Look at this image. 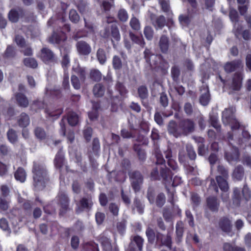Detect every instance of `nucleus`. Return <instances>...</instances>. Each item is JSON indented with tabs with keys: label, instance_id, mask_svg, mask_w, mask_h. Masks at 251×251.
I'll use <instances>...</instances> for the list:
<instances>
[{
	"label": "nucleus",
	"instance_id": "f257e3e1",
	"mask_svg": "<svg viewBox=\"0 0 251 251\" xmlns=\"http://www.w3.org/2000/svg\"><path fill=\"white\" fill-rule=\"evenodd\" d=\"M144 58L152 69L161 76L168 74L169 64L161 54H155L151 50L146 48L144 51Z\"/></svg>",
	"mask_w": 251,
	"mask_h": 251
},
{
	"label": "nucleus",
	"instance_id": "f03ea898",
	"mask_svg": "<svg viewBox=\"0 0 251 251\" xmlns=\"http://www.w3.org/2000/svg\"><path fill=\"white\" fill-rule=\"evenodd\" d=\"M33 174V185L38 190H42L46 187V184L49 180L48 172L44 163L33 162L32 169Z\"/></svg>",
	"mask_w": 251,
	"mask_h": 251
},
{
	"label": "nucleus",
	"instance_id": "7ed1b4c3",
	"mask_svg": "<svg viewBox=\"0 0 251 251\" xmlns=\"http://www.w3.org/2000/svg\"><path fill=\"white\" fill-rule=\"evenodd\" d=\"M161 175L162 177L163 183L165 184L167 192L168 201L172 206H174L175 203V194L176 191L174 188H173L172 190L169 188L172 182V172L169 168L164 169L161 171Z\"/></svg>",
	"mask_w": 251,
	"mask_h": 251
},
{
	"label": "nucleus",
	"instance_id": "20e7f679",
	"mask_svg": "<svg viewBox=\"0 0 251 251\" xmlns=\"http://www.w3.org/2000/svg\"><path fill=\"white\" fill-rule=\"evenodd\" d=\"M216 182L214 179H211L209 188L212 189L216 193L219 192V188L223 192L226 193L229 190V185L227 179L221 176H217L215 177Z\"/></svg>",
	"mask_w": 251,
	"mask_h": 251
},
{
	"label": "nucleus",
	"instance_id": "39448f33",
	"mask_svg": "<svg viewBox=\"0 0 251 251\" xmlns=\"http://www.w3.org/2000/svg\"><path fill=\"white\" fill-rule=\"evenodd\" d=\"M71 30V26L69 24H64L60 30L53 31L51 36L50 38V42L60 44L67 39V35L65 32H69Z\"/></svg>",
	"mask_w": 251,
	"mask_h": 251
},
{
	"label": "nucleus",
	"instance_id": "423d86ee",
	"mask_svg": "<svg viewBox=\"0 0 251 251\" xmlns=\"http://www.w3.org/2000/svg\"><path fill=\"white\" fill-rule=\"evenodd\" d=\"M56 203L59 208V215H64L69 210L70 200L67 195L60 191L56 197Z\"/></svg>",
	"mask_w": 251,
	"mask_h": 251
},
{
	"label": "nucleus",
	"instance_id": "0eeeda50",
	"mask_svg": "<svg viewBox=\"0 0 251 251\" xmlns=\"http://www.w3.org/2000/svg\"><path fill=\"white\" fill-rule=\"evenodd\" d=\"M132 188L135 192H139L143 183L144 177L141 173L137 170L128 172Z\"/></svg>",
	"mask_w": 251,
	"mask_h": 251
},
{
	"label": "nucleus",
	"instance_id": "6e6552de",
	"mask_svg": "<svg viewBox=\"0 0 251 251\" xmlns=\"http://www.w3.org/2000/svg\"><path fill=\"white\" fill-rule=\"evenodd\" d=\"M155 247L160 249L163 246L167 247L169 250L172 249V239L170 233H168L166 236L163 234L157 232L155 240Z\"/></svg>",
	"mask_w": 251,
	"mask_h": 251
},
{
	"label": "nucleus",
	"instance_id": "1a4fd4ad",
	"mask_svg": "<svg viewBox=\"0 0 251 251\" xmlns=\"http://www.w3.org/2000/svg\"><path fill=\"white\" fill-rule=\"evenodd\" d=\"M40 58L45 64H55L58 62L57 57L54 53L48 48H43L40 51Z\"/></svg>",
	"mask_w": 251,
	"mask_h": 251
},
{
	"label": "nucleus",
	"instance_id": "9d476101",
	"mask_svg": "<svg viewBox=\"0 0 251 251\" xmlns=\"http://www.w3.org/2000/svg\"><path fill=\"white\" fill-rule=\"evenodd\" d=\"M110 36L112 37L111 40L112 43H114V41L118 42L121 39L119 30L118 25L116 24H112L111 25L110 30L108 27L104 29L103 37L107 39Z\"/></svg>",
	"mask_w": 251,
	"mask_h": 251
},
{
	"label": "nucleus",
	"instance_id": "9b49d317",
	"mask_svg": "<svg viewBox=\"0 0 251 251\" xmlns=\"http://www.w3.org/2000/svg\"><path fill=\"white\" fill-rule=\"evenodd\" d=\"M179 123L182 135H187L194 131L195 123L192 120L184 119L180 120Z\"/></svg>",
	"mask_w": 251,
	"mask_h": 251
},
{
	"label": "nucleus",
	"instance_id": "f8f14e48",
	"mask_svg": "<svg viewBox=\"0 0 251 251\" xmlns=\"http://www.w3.org/2000/svg\"><path fill=\"white\" fill-rule=\"evenodd\" d=\"M25 15V11L21 7L12 8L8 13V19L13 23H17L20 18H24Z\"/></svg>",
	"mask_w": 251,
	"mask_h": 251
},
{
	"label": "nucleus",
	"instance_id": "ddd939ff",
	"mask_svg": "<svg viewBox=\"0 0 251 251\" xmlns=\"http://www.w3.org/2000/svg\"><path fill=\"white\" fill-rule=\"evenodd\" d=\"M243 75L239 72H235L232 77L229 88L233 91H240L242 86Z\"/></svg>",
	"mask_w": 251,
	"mask_h": 251
},
{
	"label": "nucleus",
	"instance_id": "4468645a",
	"mask_svg": "<svg viewBox=\"0 0 251 251\" xmlns=\"http://www.w3.org/2000/svg\"><path fill=\"white\" fill-rule=\"evenodd\" d=\"M167 131L169 135H172L175 138H178L182 135L179 123L177 124L176 122L174 120L169 121L167 125Z\"/></svg>",
	"mask_w": 251,
	"mask_h": 251
},
{
	"label": "nucleus",
	"instance_id": "2eb2a0df",
	"mask_svg": "<svg viewBox=\"0 0 251 251\" xmlns=\"http://www.w3.org/2000/svg\"><path fill=\"white\" fill-rule=\"evenodd\" d=\"M240 153L239 149L235 146H232L230 151L225 152V158L229 163L238 162L239 161Z\"/></svg>",
	"mask_w": 251,
	"mask_h": 251
},
{
	"label": "nucleus",
	"instance_id": "dca6fc26",
	"mask_svg": "<svg viewBox=\"0 0 251 251\" xmlns=\"http://www.w3.org/2000/svg\"><path fill=\"white\" fill-rule=\"evenodd\" d=\"M200 91L201 93L199 98L200 103L203 106L208 104L210 100V95L208 86L206 84H203L200 88Z\"/></svg>",
	"mask_w": 251,
	"mask_h": 251
},
{
	"label": "nucleus",
	"instance_id": "f3484780",
	"mask_svg": "<svg viewBox=\"0 0 251 251\" xmlns=\"http://www.w3.org/2000/svg\"><path fill=\"white\" fill-rule=\"evenodd\" d=\"M242 67V61L240 59H235L227 62L224 66L225 71L227 73L233 72Z\"/></svg>",
	"mask_w": 251,
	"mask_h": 251
},
{
	"label": "nucleus",
	"instance_id": "a211bd4d",
	"mask_svg": "<svg viewBox=\"0 0 251 251\" xmlns=\"http://www.w3.org/2000/svg\"><path fill=\"white\" fill-rule=\"evenodd\" d=\"M93 204V203L91 198L83 197L76 204L77 206L76 211L82 212L85 210H90Z\"/></svg>",
	"mask_w": 251,
	"mask_h": 251
},
{
	"label": "nucleus",
	"instance_id": "6ab92c4d",
	"mask_svg": "<svg viewBox=\"0 0 251 251\" xmlns=\"http://www.w3.org/2000/svg\"><path fill=\"white\" fill-rule=\"evenodd\" d=\"M98 241L100 244L103 251H112V246L109 238L105 233L100 234L98 237Z\"/></svg>",
	"mask_w": 251,
	"mask_h": 251
},
{
	"label": "nucleus",
	"instance_id": "aec40b11",
	"mask_svg": "<svg viewBox=\"0 0 251 251\" xmlns=\"http://www.w3.org/2000/svg\"><path fill=\"white\" fill-rule=\"evenodd\" d=\"M130 240V242L128 245L129 249L135 248L134 245H136L138 251H142L144 239L141 236L138 235L131 236Z\"/></svg>",
	"mask_w": 251,
	"mask_h": 251
},
{
	"label": "nucleus",
	"instance_id": "412c9836",
	"mask_svg": "<svg viewBox=\"0 0 251 251\" xmlns=\"http://www.w3.org/2000/svg\"><path fill=\"white\" fill-rule=\"evenodd\" d=\"M207 208L213 212H218L220 206V202L218 199L215 196H209L206 200Z\"/></svg>",
	"mask_w": 251,
	"mask_h": 251
},
{
	"label": "nucleus",
	"instance_id": "4be33fe9",
	"mask_svg": "<svg viewBox=\"0 0 251 251\" xmlns=\"http://www.w3.org/2000/svg\"><path fill=\"white\" fill-rule=\"evenodd\" d=\"M245 176V170L243 166L238 165L235 167L231 174L233 181H241Z\"/></svg>",
	"mask_w": 251,
	"mask_h": 251
},
{
	"label": "nucleus",
	"instance_id": "5701e85b",
	"mask_svg": "<svg viewBox=\"0 0 251 251\" xmlns=\"http://www.w3.org/2000/svg\"><path fill=\"white\" fill-rule=\"evenodd\" d=\"M63 112V108H46L44 110V112L46 114V118H53L54 119H56L62 114Z\"/></svg>",
	"mask_w": 251,
	"mask_h": 251
},
{
	"label": "nucleus",
	"instance_id": "b1692460",
	"mask_svg": "<svg viewBox=\"0 0 251 251\" xmlns=\"http://www.w3.org/2000/svg\"><path fill=\"white\" fill-rule=\"evenodd\" d=\"M219 225L220 228L225 232L229 233L231 231L232 225L231 220L227 217H223L220 219Z\"/></svg>",
	"mask_w": 251,
	"mask_h": 251
},
{
	"label": "nucleus",
	"instance_id": "393cba45",
	"mask_svg": "<svg viewBox=\"0 0 251 251\" xmlns=\"http://www.w3.org/2000/svg\"><path fill=\"white\" fill-rule=\"evenodd\" d=\"M15 99L17 105L23 108H26L29 105V100L27 97L21 92H17L15 94Z\"/></svg>",
	"mask_w": 251,
	"mask_h": 251
},
{
	"label": "nucleus",
	"instance_id": "a878e982",
	"mask_svg": "<svg viewBox=\"0 0 251 251\" xmlns=\"http://www.w3.org/2000/svg\"><path fill=\"white\" fill-rule=\"evenodd\" d=\"M169 38L165 35H162L158 43V46L161 52L167 54L169 50Z\"/></svg>",
	"mask_w": 251,
	"mask_h": 251
},
{
	"label": "nucleus",
	"instance_id": "bb28decb",
	"mask_svg": "<svg viewBox=\"0 0 251 251\" xmlns=\"http://www.w3.org/2000/svg\"><path fill=\"white\" fill-rule=\"evenodd\" d=\"M76 47L78 52L82 55H88L91 51V48L90 46L86 42L83 41L77 42Z\"/></svg>",
	"mask_w": 251,
	"mask_h": 251
},
{
	"label": "nucleus",
	"instance_id": "cd10ccee",
	"mask_svg": "<svg viewBox=\"0 0 251 251\" xmlns=\"http://www.w3.org/2000/svg\"><path fill=\"white\" fill-rule=\"evenodd\" d=\"M65 161L64 154L62 150L60 149L54 159V165L55 167L61 171L63 167Z\"/></svg>",
	"mask_w": 251,
	"mask_h": 251
},
{
	"label": "nucleus",
	"instance_id": "c85d7f7f",
	"mask_svg": "<svg viewBox=\"0 0 251 251\" xmlns=\"http://www.w3.org/2000/svg\"><path fill=\"white\" fill-rule=\"evenodd\" d=\"M184 231V224L182 221L177 222L176 225V240L177 243L182 241Z\"/></svg>",
	"mask_w": 251,
	"mask_h": 251
},
{
	"label": "nucleus",
	"instance_id": "c756f323",
	"mask_svg": "<svg viewBox=\"0 0 251 251\" xmlns=\"http://www.w3.org/2000/svg\"><path fill=\"white\" fill-rule=\"evenodd\" d=\"M152 25L156 29L163 28L166 25V19L163 15H160L155 18L151 17Z\"/></svg>",
	"mask_w": 251,
	"mask_h": 251
},
{
	"label": "nucleus",
	"instance_id": "7c9ffc66",
	"mask_svg": "<svg viewBox=\"0 0 251 251\" xmlns=\"http://www.w3.org/2000/svg\"><path fill=\"white\" fill-rule=\"evenodd\" d=\"M133 149L136 152L139 160L141 162H144L146 159L147 155L146 151L145 150L142 149V146L140 144H135L133 145Z\"/></svg>",
	"mask_w": 251,
	"mask_h": 251
},
{
	"label": "nucleus",
	"instance_id": "2f4dec72",
	"mask_svg": "<svg viewBox=\"0 0 251 251\" xmlns=\"http://www.w3.org/2000/svg\"><path fill=\"white\" fill-rule=\"evenodd\" d=\"M241 200L240 189L238 187L234 188L232 196L233 205L235 207H239L241 204Z\"/></svg>",
	"mask_w": 251,
	"mask_h": 251
},
{
	"label": "nucleus",
	"instance_id": "473e14b6",
	"mask_svg": "<svg viewBox=\"0 0 251 251\" xmlns=\"http://www.w3.org/2000/svg\"><path fill=\"white\" fill-rule=\"evenodd\" d=\"M14 177L16 180L23 183L25 181L26 173L25 170L22 167H18L14 173Z\"/></svg>",
	"mask_w": 251,
	"mask_h": 251
},
{
	"label": "nucleus",
	"instance_id": "72a5a7b5",
	"mask_svg": "<svg viewBox=\"0 0 251 251\" xmlns=\"http://www.w3.org/2000/svg\"><path fill=\"white\" fill-rule=\"evenodd\" d=\"M105 90L104 85L101 83H98L94 86L93 92L96 97L100 98L104 95Z\"/></svg>",
	"mask_w": 251,
	"mask_h": 251
},
{
	"label": "nucleus",
	"instance_id": "f704fd0d",
	"mask_svg": "<svg viewBox=\"0 0 251 251\" xmlns=\"http://www.w3.org/2000/svg\"><path fill=\"white\" fill-rule=\"evenodd\" d=\"M17 122L19 126L25 127L29 124V117L27 114L22 112L19 116Z\"/></svg>",
	"mask_w": 251,
	"mask_h": 251
},
{
	"label": "nucleus",
	"instance_id": "c9c22d12",
	"mask_svg": "<svg viewBox=\"0 0 251 251\" xmlns=\"http://www.w3.org/2000/svg\"><path fill=\"white\" fill-rule=\"evenodd\" d=\"M67 121L70 126H75L78 123V116L74 111H69L67 113Z\"/></svg>",
	"mask_w": 251,
	"mask_h": 251
},
{
	"label": "nucleus",
	"instance_id": "e433bc0d",
	"mask_svg": "<svg viewBox=\"0 0 251 251\" xmlns=\"http://www.w3.org/2000/svg\"><path fill=\"white\" fill-rule=\"evenodd\" d=\"M129 36L130 39L134 43L139 45L140 47L142 48H143L145 46L146 43L142 35H141L140 36H137L135 35L134 33H133L132 32H129Z\"/></svg>",
	"mask_w": 251,
	"mask_h": 251
},
{
	"label": "nucleus",
	"instance_id": "4c0bfd02",
	"mask_svg": "<svg viewBox=\"0 0 251 251\" xmlns=\"http://www.w3.org/2000/svg\"><path fill=\"white\" fill-rule=\"evenodd\" d=\"M15 48L12 45H8L2 56L4 59L13 58L16 56Z\"/></svg>",
	"mask_w": 251,
	"mask_h": 251
},
{
	"label": "nucleus",
	"instance_id": "58836bf2",
	"mask_svg": "<svg viewBox=\"0 0 251 251\" xmlns=\"http://www.w3.org/2000/svg\"><path fill=\"white\" fill-rule=\"evenodd\" d=\"M234 118L232 110L230 108H226L222 113V121L224 124H227Z\"/></svg>",
	"mask_w": 251,
	"mask_h": 251
},
{
	"label": "nucleus",
	"instance_id": "ea45409f",
	"mask_svg": "<svg viewBox=\"0 0 251 251\" xmlns=\"http://www.w3.org/2000/svg\"><path fill=\"white\" fill-rule=\"evenodd\" d=\"M97 59L101 65H104L107 60V53L106 51L102 48H99L97 51Z\"/></svg>",
	"mask_w": 251,
	"mask_h": 251
},
{
	"label": "nucleus",
	"instance_id": "a19ab883",
	"mask_svg": "<svg viewBox=\"0 0 251 251\" xmlns=\"http://www.w3.org/2000/svg\"><path fill=\"white\" fill-rule=\"evenodd\" d=\"M138 96L140 100H147L149 97V92L147 86L145 85L140 86L137 89Z\"/></svg>",
	"mask_w": 251,
	"mask_h": 251
},
{
	"label": "nucleus",
	"instance_id": "79ce46f5",
	"mask_svg": "<svg viewBox=\"0 0 251 251\" xmlns=\"http://www.w3.org/2000/svg\"><path fill=\"white\" fill-rule=\"evenodd\" d=\"M153 153L156 159L157 164L163 165L165 163V160L158 146H156L154 149Z\"/></svg>",
	"mask_w": 251,
	"mask_h": 251
},
{
	"label": "nucleus",
	"instance_id": "37998d69",
	"mask_svg": "<svg viewBox=\"0 0 251 251\" xmlns=\"http://www.w3.org/2000/svg\"><path fill=\"white\" fill-rule=\"evenodd\" d=\"M7 139L12 144L18 141V135L16 131L13 128H9L6 133Z\"/></svg>",
	"mask_w": 251,
	"mask_h": 251
},
{
	"label": "nucleus",
	"instance_id": "c03bdc74",
	"mask_svg": "<svg viewBox=\"0 0 251 251\" xmlns=\"http://www.w3.org/2000/svg\"><path fill=\"white\" fill-rule=\"evenodd\" d=\"M146 235L148 243L150 244H153L155 243L156 235L154 230L151 227H148L146 230Z\"/></svg>",
	"mask_w": 251,
	"mask_h": 251
},
{
	"label": "nucleus",
	"instance_id": "a18cd8bd",
	"mask_svg": "<svg viewBox=\"0 0 251 251\" xmlns=\"http://www.w3.org/2000/svg\"><path fill=\"white\" fill-rule=\"evenodd\" d=\"M90 78L95 82H99L102 78V74L98 69H92L90 72Z\"/></svg>",
	"mask_w": 251,
	"mask_h": 251
},
{
	"label": "nucleus",
	"instance_id": "49530a36",
	"mask_svg": "<svg viewBox=\"0 0 251 251\" xmlns=\"http://www.w3.org/2000/svg\"><path fill=\"white\" fill-rule=\"evenodd\" d=\"M72 69L79 76L81 81H85L86 79V71L84 68L77 66L75 68L73 67Z\"/></svg>",
	"mask_w": 251,
	"mask_h": 251
},
{
	"label": "nucleus",
	"instance_id": "de8ad7c7",
	"mask_svg": "<svg viewBox=\"0 0 251 251\" xmlns=\"http://www.w3.org/2000/svg\"><path fill=\"white\" fill-rule=\"evenodd\" d=\"M34 132L36 137L40 140H45L46 138L47 134L43 128L36 127Z\"/></svg>",
	"mask_w": 251,
	"mask_h": 251
},
{
	"label": "nucleus",
	"instance_id": "09e8293b",
	"mask_svg": "<svg viewBox=\"0 0 251 251\" xmlns=\"http://www.w3.org/2000/svg\"><path fill=\"white\" fill-rule=\"evenodd\" d=\"M23 63L26 67L32 69H35L38 66L37 62L34 58H25L24 59Z\"/></svg>",
	"mask_w": 251,
	"mask_h": 251
},
{
	"label": "nucleus",
	"instance_id": "8fccbe9b",
	"mask_svg": "<svg viewBox=\"0 0 251 251\" xmlns=\"http://www.w3.org/2000/svg\"><path fill=\"white\" fill-rule=\"evenodd\" d=\"M114 2L111 1H109L106 0H104L100 4V7L102 10L103 12L107 14L109 12L112 7L114 6Z\"/></svg>",
	"mask_w": 251,
	"mask_h": 251
},
{
	"label": "nucleus",
	"instance_id": "3c124183",
	"mask_svg": "<svg viewBox=\"0 0 251 251\" xmlns=\"http://www.w3.org/2000/svg\"><path fill=\"white\" fill-rule=\"evenodd\" d=\"M167 167L162 168L160 170V174L159 173L158 169L157 167L153 168L151 171L150 174V177L151 179L153 180H160L161 178L162 179V177L161 175V171L162 169H166Z\"/></svg>",
	"mask_w": 251,
	"mask_h": 251
},
{
	"label": "nucleus",
	"instance_id": "603ef678",
	"mask_svg": "<svg viewBox=\"0 0 251 251\" xmlns=\"http://www.w3.org/2000/svg\"><path fill=\"white\" fill-rule=\"evenodd\" d=\"M143 32L147 40L151 41L152 40L154 35V31L151 26L149 25L145 26L144 28Z\"/></svg>",
	"mask_w": 251,
	"mask_h": 251
},
{
	"label": "nucleus",
	"instance_id": "864d4df0",
	"mask_svg": "<svg viewBox=\"0 0 251 251\" xmlns=\"http://www.w3.org/2000/svg\"><path fill=\"white\" fill-rule=\"evenodd\" d=\"M188 2L192 6V9H188L189 14L192 16L193 15H197L199 13V10L198 9V3L196 0H187Z\"/></svg>",
	"mask_w": 251,
	"mask_h": 251
},
{
	"label": "nucleus",
	"instance_id": "5fc2aeb1",
	"mask_svg": "<svg viewBox=\"0 0 251 251\" xmlns=\"http://www.w3.org/2000/svg\"><path fill=\"white\" fill-rule=\"evenodd\" d=\"M122 62L120 57L117 55H114L112 59V66L114 70H120L122 68Z\"/></svg>",
	"mask_w": 251,
	"mask_h": 251
},
{
	"label": "nucleus",
	"instance_id": "6e6d98bb",
	"mask_svg": "<svg viewBox=\"0 0 251 251\" xmlns=\"http://www.w3.org/2000/svg\"><path fill=\"white\" fill-rule=\"evenodd\" d=\"M117 17L121 22H126L128 18L127 12L124 8H120L118 11Z\"/></svg>",
	"mask_w": 251,
	"mask_h": 251
},
{
	"label": "nucleus",
	"instance_id": "4d7b16f0",
	"mask_svg": "<svg viewBox=\"0 0 251 251\" xmlns=\"http://www.w3.org/2000/svg\"><path fill=\"white\" fill-rule=\"evenodd\" d=\"M116 89L118 91L120 95L122 97H125L128 93V90L126 89L124 84L121 82H117L116 86Z\"/></svg>",
	"mask_w": 251,
	"mask_h": 251
},
{
	"label": "nucleus",
	"instance_id": "13d9d810",
	"mask_svg": "<svg viewBox=\"0 0 251 251\" xmlns=\"http://www.w3.org/2000/svg\"><path fill=\"white\" fill-rule=\"evenodd\" d=\"M195 15H193L192 16H191L189 14V10H188V15H181L179 16V22L182 25H188L191 22L192 18Z\"/></svg>",
	"mask_w": 251,
	"mask_h": 251
},
{
	"label": "nucleus",
	"instance_id": "bf43d9fd",
	"mask_svg": "<svg viewBox=\"0 0 251 251\" xmlns=\"http://www.w3.org/2000/svg\"><path fill=\"white\" fill-rule=\"evenodd\" d=\"M217 172L224 178L228 179V169L223 165H219L217 167Z\"/></svg>",
	"mask_w": 251,
	"mask_h": 251
},
{
	"label": "nucleus",
	"instance_id": "052dcab7",
	"mask_svg": "<svg viewBox=\"0 0 251 251\" xmlns=\"http://www.w3.org/2000/svg\"><path fill=\"white\" fill-rule=\"evenodd\" d=\"M14 41L19 48H24L26 47V42L23 36L19 34L16 35Z\"/></svg>",
	"mask_w": 251,
	"mask_h": 251
},
{
	"label": "nucleus",
	"instance_id": "680f3d73",
	"mask_svg": "<svg viewBox=\"0 0 251 251\" xmlns=\"http://www.w3.org/2000/svg\"><path fill=\"white\" fill-rule=\"evenodd\" d=\"M242 194L244 199L247 201H249L251 199V191L248 187L246 183L244 184L242 190Z\"/></svg>",
	"mask_w": 251,
	"mask_h": 251
},
{
	"label": "nucleus",
	"instance_id": "e2e57ef3",
	"mask_svg": "<svg viewBox=\"0 0 251 251\" xmlns=\"http://www.w3.org/2000/svg\"><path fill=\"white\" fill-rule=\"evenodd\" d=\"M69 17L70 21L75 24L77 23L80 20L79 15L75 9H71L70 11Z\"/></svg>",
	"mask_w": 251,
	"mask_h": 251
},
{
	"label": "nucleus",
	"instance_id": "0e129e2a",
	"mask_svg": "<svg viewBox=\"0 0 251 251\" xmlns=\"http://www.w3.org/2000/svg\"><path fill=\"white\" fill-rule=\"evenodd\" d=\"M10 201L8 198L0 197V210L6 211L9 208Z\"/></svg>",
	"mask_w": 251,
	"mask_h": 251
},
{
	"label": "nucleus",
	"instance_id": "69168bd1",
	"mask_svg": "<svg viewBox=\"0 0 251 251\" xmlns=\"http://www.w3.org/2000/svg\"><path fill=\"white\" fill-rule=\"evenodd\" d=\"M191 202L193 208L198 207L201 201V198L199 195L196 193H193L191 195Z\"/></svg>",
	"mask_w": 251,
	"mask_h": 251
},
{
	"label": "nucleus",
	"instance_id": "338daca9",
	"mask_svg": "<svg viewBox=\"0 0 251 251\" xmlns=\"http://www.w3.org/2000/svg\"><path fill=\"white\" fill-rule=\"evenodd\" d=\"M166 198L164 193H160L156 198L155 203L157 207H162L165 204Z\"/></svg>",
	"mask_w": 251,
	"mask_h": 251
},
{
	"label": "nucleus",
	"instance_id": "774afa93",
	"mask_svg": "<svg viewBox=\"0 0 251 251\" xmlns=\"http://www.w3.org/2000/svg\"><path fill=\"white\" fill-rule=\"evenodd\" d=\"M129 25L132 29L135 31H138L140 29V24L139 20L135 17L131 18Z\"/></svg>",
	"mask_w": 251,
	"mask_h": 251
}]
</instances>
